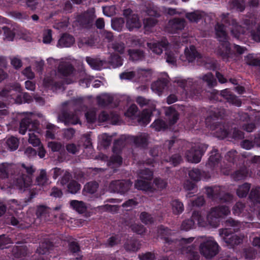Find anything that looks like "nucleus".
Listing matches in <instances>:
<instances>
[{
    "label": "nucleus",
    "instance_id": "20e7f679",
    "mask_svg": "<svg viewBox=\"0 0 260 260\" xmlns=\"http://www.w3.org/2000/svg\"><path fill=\"white\" fill-rule=\"evenodd\" d=\"M200 240L201 242L200 251L202 255L207 258H211L217 254L218 246L212 238L202 237Z\"/></svg>",
    "mask_w": 260,
    "mask_h": 260
},
{
    "label": "nucleus",
    "instance_id": "aec40b11",
    "mask_svg": "<svg viewBox=\"0 0 260 260\" xmlns=\"http://www.w3.org/2000/svg\"><path fill=\"white\" fill-rule=\"evenodd\" d=\"M86 60L88 64L94 70H100L105 68V61L99 60L98 59H93L90 57H86Z\"/></svg>",
    "mask_w": 260,
    "mask_h": 260
},
{
    "label": "nucleus",
    "instance_id": "412c9836",
    "mask_svg": "<svg viewBox=\"0 0 260 260\" xmlns=\"http://www.w3.org/2000/svg\"><path fill=\"white\" fill-rule=\"evenodd\" d=\"M71 207L79 213L85 212L87 209V206L82 201L72 200L70 202Z\"/></svg>",
    "mask_w": 260,
    "mask_h": 260
},
{
    "label": "nucleus",
    "instance_id": "0e129e2a",
    "mask_svg": "<svg viewBox=\"0 0 260 260\" xmlns=\"http://www.w3.org/2000/svg\"><path fill=\"white\" fill-rule=\"evenodd\" d=\"M52 82V81L50 79L46 78L43 81V85L46 88H51L53 90H57L56 86H53Z\"/></svg>",
    "mask_w": 260,
    "mask_h": 260
},
{
    "label": "nucleus",
    "instance_id": "72a5a7b5",
    "mask_svg": "<svg viewBox=\"0 0 260 260\" xmlns=\"http://www.w3.org/2000/svg\"><path fill=\"white\" fill-rule=\"evenodd\" d=\"M9 167V165L6 164H0V186L3 182L2 181L7 177Z\"/></svg>",
    "mask_w": 260,
    "mask_h": 260
},
{
    "label": "nucleus",
    "instance_id": "f03ea898",
    "mask_svg": "<svg viewBox=\"0 0 260 260\" xmlns=\"http://www.w3.org/2000/svg\"><path fill=\"white\" fill-rule=\"evenodd\" d=\"M31 113H24L21 114L22 119L20 124L19 133L24 135L28 129L29 131L28 142L34 146H39L40 143V139L37 137L35 133H39L40 131L36 123H31L30 117Z\"/></svg>",
    "mask_w": 260,
    "mask_h": 260
},
{
    "label": "nucleus",
    "instance_id": "ddd939ff",
    "mask_svg": "<svg viewBox=\"0 0 260 260\" xmlns=\"http://www.w3.org/2000/svg\"><path fill=\"white\" fill-rule=\"evenodd\" d=\"M126 26L129 30L140 27L141 23L139 19L138 15L132 14L128 16L126 19Z\"/></svg>",
    "mask_w": 260,
    "mask_h": 260
},
{
    "label": "nucleus",
    "instance_id": "a19ab883",
    "mask_svg": "<svg viewBox=\"0 0 260 260\" xmlns=\"http://www.w3.org/2000/svg\"><path fill=\"white\" fill-rule=\"evenodd\" d=\"M64 122L68 124H76L79 122L78 116L76 115H69L65 117Z\"/></svg>",
    "mask_w": 260,
    "mask_h": 260
},
{
    "label": "nucleus",
    "instance_id": "c756f323",
    "mask_svg": "<svg viewBox=\"0 0 260 260\" xmlns=\"http://www.w3.org/2000/svg\"><path fill=\"white\" fill-rule=\"evenodd\" d=\"M95 17L94 11L91 10L89 12L84 13L81 17L80 21L85 23H89Z\"/></svg>",
    "mask_w": 260,
    "mask_h": 260
},
{
    "label": "nucleus",
    "instance_id": "4be33fe9",
    "mask_svg": "<svg viewBox=\"0 0 260 260\" xmlns=\"http://www.w3.org/2000/svg\"><path fill=\"white\" fill-rule=\"evenodd\" d=\"M167 85L166 80H158L151 85V89L153 92L160 95Z\"/></svg>",
    "mask_w": 260,
    "mask_h": 260
},
{
    "label": "nucleus",
    "instance_id": "58836bf2",
    "mask_svg": "<svg viewBox=\"0 0 260 260\" xmlns=\"http://www.w3.org/2000/svg\"><path fill=\"white\" fill-rule=\"evenodd\" d=\"M52 31L50 29H45L43 33V42L49 44L52 41Z\"/></svg>",
    "mask_w": 260,
    "mask_h": 260
},
{
    "label": "nucleus",
    "instance_id": "c85d7f7f",
    "mask_svg": "<svg viewBox=\"0 0 260 260\" xmlns=\"http://www.w3.org/2000/svg\"><path fill=\"white\" fill-rule=\"evenodd\" d=\"M172 28L176 29H182L185 26V21L182 19H174L169 22Z\"/></svg>",
    "mask_w": 260,
    "mask_h": 260
},
{
    "label": "nucleus",
    "instance_id": "f8f14e48",
    "mask_svg": "<svg viewBox=\"0 0 260 260\" xmlns=\"http://www.w3.org/2000/svg\"><path fill=\"white\" fill-rule=\"evenodd\" d=\"M157 14L155 11H149L148 12V16L144 18V26L146 30H148L149 29L155 25L157 21L155 17H157Z\"/></svg>",
    "mask_w": 260,
    "mask_h": 260
},
{
    "label": "nucleus",
    "instance_id": "4468645a",
    "mask_svg": "<svg viewBox=\"0 0 260 260\" xmlns=\"http://www.w3.org/2000/svg\"><path fill=\"white\" fill-rule=\"evenodd\" d=\"M74 42L75 40L72 36L64 34L58 40L57 46L61 48L69 47L74 44Z\"/></svg>",
    "mask_w": 260,
    "mask_h": 260
},
{
    "label": "nucleus",
    "instance_id": "680f3d73",
    "mask_svg": "<svg viewBox=\"0 0 260 260\" xmlns=\"http://www.w3.org/2000/svg\"><path fill=\"white\" fill-rule=\"evenodd\" d=\"M48 147L51 149L52 151H58L61 148V145L59 143L54 142H51L48 143Z\"/></svg>",
    "mask_w": 260,
    "mask_h": 260
},
{
    "label": "nucleus",
    "instance_id": "f704fd0d",
    "mask_svg": "<svg viewBox=\"0 0 260 260\" xmlns=\"http://www.w3.org/2000/svg\"><path fill=\"white\" fill-rule=\"evenodd\" d=\"M128 54L130 58L133 60H138L141 59L143 56V53L139 50H128Z\"/></svg>",
    "mask_w": 260,
    "mask_h": 260
},
{
    "label": "nucleus",
    "instance_id": "ea45409f",
    "mask_svg": "<svg viewBox=\"0 0 260 260\" xmlns=\"http://www.w3.org/2000/svg\"><path fill=\"white\" fill-rule=\"evenodd\" d=\"M120 78L125 80H131L133 78L137 79V71L123 73L120 75Z\"/></svg>",
    "mask_w": 260,
    "mask_h": 260
},
{
    "label": "nucleus",
    "instance_id": "393cba45",
    "mask_svg": "<svg viewBox=\"0 0 260 260\" xmlns=\"http://www.w3.org/2000/svg\"><path fill=\"white\" fill-rule=\"evenodd\" d=\"M98 188V184L96 182H92L87 183L83 189V192L86 194H93L96 190Z\"/></svg>",
    "mask_w": 260,
    "mask_h": 260
},
{
    "label": "nucleus",
    "instance_id": "774afa93",
    "mask_svg": "<svg viewBox=\"0 0 260 260\" xmlns=\"http://www.w3.org/2000/svg\"><path fill=\"white\" fill-rule=\"evenodd\" d=\"M140 260H153L155 258L154 255L151 253L148 252L145 254L139 255Z\"/></svg>",
    "mask_w": 260,
    "mask_h": 260
},
{
    "label": "nucleus",
    "instance_id": "0eeeda50",
    "mask_svg": "<svg viewBox=\"0 0 260 260\" xmlns=\"http://www.w3.org/2000/svg\"><path fill=\"white\" fill-rule=\"evenodd\" d=\"M152 172L148 169L142 170L139 174V179L136 182L135 186L138 189L144 191H152V187L148 182L152 179Z\"/></svg>",
    "mask_w": 260,
    "mask_h": 260
},
{
    "label": "nucleus",
    "instance_id": "052dcab7",
    "mask_svg": "<svg viewBox=\"0 0 260 260\" xmlns=\"http://www.w3.org/2000/svg\"><path fill=\"white\" fill-rule=\"evenodd\" d=\"M154 183L158 189H162L167 186V182L158 178L155 179Z\"/></svg>",
    "mask_w": 260,
    "mask_h": 260
},
{
    "label": "nucleus",
    "instance_id": "2f4dec72",
    "mask_svg": "<svg viewBox=\"0 0 260 260\" xmlns=\"http://www.w3.org/2000/svg\"><path fill=\"white\" fill-rule=\"evenodd\" d=\"M250 189L249 184L245 183L240 186L237 189V194L239 197L243 198L246 196Z\"/></svg>",
    "mask_w": 260,
    "mask_h": 260
},
{
    "label": "nucleus",
    "instance_id": "5fc2aeb1",
    "mask_svg": "<svg viewBox=\"0 0 260 260\" xmlns=\"http://www.w3.org/2000/svg\"><path fill=\"white\" fill-rule=\"evenodd\" d=\"M112 47L115 51L120 53H123L124 51V45L121 42H117L113 44Z\"/></svg>",
    "mask_w": 260,
    "mask_h": 260
},
{
    "label": "nucleus",
    "instance_id": "2eb2a0df",
    "mask_svg": "<svg viewBox=\"0 0 260 260\" xmlns=\"http://www.w3.org/2000/svg\"><path fill=\"white\" fill-rule=\"evenodd\" d=\"M166 115L169 120L170 125L175 123L179 118V114L172 107H169L166 110Z\"/></svg>",
    "mask_w": 260,
    "mask_h": 260
},
{
    "label": "nucleus",
    "instance_id": "69168bd1",
    "mask_svg": "<svg viewBox=\"0 0 260 260\" xmlns=\"http://www.w3.org/2000/svg\"><path fill=\"white\" fill-rule=\"evenodd\" d=\"M62 175L63 176L59 181L60 184L62 186H63L64 185L66 184L67 182H68L70 178L71 175L70 173L67 171H65Z\"/></svg>",
    "mask_w": 260,
    "mask_h": 260
},
{
    "label": "nucleus",
    "instance_id": "a211bd4d",
    "mask_svg": "<svg viewBox=\"0 0 260 260\" xmlns=\"http://www.w3.org/2000/svg\"><path fill=\"white\" fill-rule=\"evenodd\" d=\"M58 71L64 76H69L70 77L72 78L71 80L66 81L67 84H70L75 80V78L73 79L75 73H73V68L71 65H67L64 67V68H63L62 66H60L59 67Z\"/></svg>",
    "mask_w": 260,
    "mask_h": 260
},
{
    "label": "nucleus",
    "instance_id": "423d86ee",
    "mask_svg": "<svg viewBox=\"0 0 260 260\" xmlns=\"http://www.w3.org/2000/svg\"><path fill=\"white\" fill-rule=\"evenodd\" d=\"M136 101L141 106L148 105L151 108V110H148V109L144 110L141 115L137 118L140 124H147L150 121L152 110L155 109V103L154 101L147 100L141 96L137 98Z\"/></svg>",
    "mask_w": 260,
    "mask_h": 260
},
{
    "label": "nucleus",
    "instance_id": "13d9d810",
    "mask_svg": "<svg viewBox=\"0 0 260 260\" xmlns=\"http://www.w3.org/2000/svg\"><path fill=\"white\" fill-rule=\"evenodd\" d=\"M48 130L46 132V137L48 138L54 139V131L55 129V126L51 124H48L47 125Z\"/></svg>",
    "mask_w": 260,
    "mask_h": 260
},
{
    "label": "nucleus",
    "instance_id": "39448f33",
    "mask_svg": "<svg viewBox=\"0 0 260 260\" xmlns=\"http://www.w3.org/2000/svg\"><path fill=\"white\" fill-rule=\"evenodd\" d=\"M21 87L19 83H15L13 85H7L0 92V96L2 98H8L10 103L20 104L22 102L21 100L22 93Z\"/></svg>",
    "mask_w": 260,
    "mask_h": 260
},
{
    "label": "nucleus",
    "instance_id": "603ef678",
    "mask_svg": "<svg viewBox=\"0 0 260 260\" xmlns=\"http://www.w3.org/2000/svg\"><path fill=\"white\" fill-rule=\"evenodd\" d=\"M11 241L10 239L5 236H0V248L4 249L7 248V245L11 243Z\"/></svg>",
    "mask_w": 260,
    "mask_h": 260
},
{
    "label": "nucleus",
    "instance_id": "1a4fd4ad",
    "mask_svg": "<svg viewBox=\"0 0 260 260\" xmlns=\"http://www.w3.org/2000/svg\"><path fill=\"white\" fill-rule=\"evenodd\" d=\"M207 146L203 144H197L186 153L187 160L191 162L198 163L200 161L203 152Z\"/></svg>",
    "mask_w": 260,
    "mask_h": 260
},
{
    "label": "nucleus",
    "instance_id": "5701e85b",
    "mask_svg": "<svg viewBox=\"0 0 260 260\" xmlns=\"http://www.w3.org/2000/svg\"><path fill=\"white\" fill-rule=\"evenodd\" d=\"M186 60L188 62H191L199 56L198 53L196 51L194 46H191L189 48H186L184 51Z\"/></svg>",
    "mask_w": 260,
    "mask_h": 260
},
{
    "label": "nucleus",
    "instance_id": "b1692460",
    "mask_svg": "<svg viewBox=\"0 0 260 260\" xmlns=\"http://www.w3.org/2000/svg\"><path fill=\"white\" fill-rule=\"evenodd\" d=\"M212 129L215 131L214 134L215 136L220 139L225 138L228 134V132L225 129L224 126L221 124L212 128Z\"/></svg>",
    "mask_w": 260,
    "mask_h": 260
},
{
    "label": "nucleus",
    "instance_id": "7ed1b4c3",
    "mask_svg": "<svg viewBox=\"0 0 260 260\" xmlns=\"http://www.w3.org/2000/svg\"><path fill=\"white\" fill-rule=\"evenodd\" d=\"M21 173H19L13 178L12 186L21 190H24L30 186L32 183V175L35 169L32 166L22 165Z\"/></svg>",
    "mask_w": 260,
    "mask_h": 260
},
{
    "label": "nucleus",
    "instance_id": "338daca9",
    "mask_svg": "<svg viewBox=\"0 0 260 260\" xmlns=\"http://www.w3.org/2000/svg\"><path fill=\"white\" fill-rule=\"evenodd\" d=\"M23 74L27 78L32 79L35 77L34 73L32 72L30 67L26 68L22 72Z\"/></svg>",
    "mask_w": 260,
    "mask_h": 260
},
{
    "label": "nucleus",
    "instance_id": "864d4df0",
    "mask_svg": "<svg viewBox=\"0 0 260 260\" xmlns=\"http://www.w3.org/2000/svg\"><path fill=\"white\" fill-rule=\"evenodd\" d=\"M111 66L114 68H117L122 64L121 58L119 56H115L112 58L110 61Z\"/></svg>",
    "mask_w": 260,
    "mask_h": 260
},
{
    "label": "nucleus",
    "instance_id": "4d7b16f0",
    "mask_svg": "<svg viewBox=\"0 0 260 260\" xmlns=\"http://www.w3.org/2000/svg\"><path fill=\"white\" fill-rule=\"evenodd\" d=\"M5 40L11 41H12L14 37V34L9 28L7 27H4Z\"/></svg>",
    "mask_w": 260,
    "mask_h": 260
},
{
    "label": "nucleus",
    "instance_id": "a18cd8bd",
    "mask_svg": "<svg viewBox=\"0 0 260 260\" xmlns=\"http://www.w3.org/2000/svg\"><path fill=\"white\" fill-rule=\"evenodd\" d=\"M188 175L190 178L194 181H197L200 179L201 173L199 169H194L190 170Z\"/></svg>",
    "mask_w": 260,
    "mask_h": 260
},
{
    "label": "nucleus",
    "instance_id": "f3484780",
    "mask_svg": "<svg viewBox=\"0 0 260 260\" xmlns=\"http://www.w3.org/2000/svg\"><path fill=\"white\" fill-rule=\"evenodd\" d=\"M152 71L150 69H140L137 70V79L144 81L151 79Z\"/></svg>",
    "mask_w": 260,
    "mask_h": 260
},
{
    "label": "nucleus",
    "instance_id": "09e8293b",
    "mask_svg": "<svg viewBox=\"0 0 260 260\" xmlns=\"http://www.w3.org/2000/svg\"><path fill=\"white\" fill-rule=\"evenodd\" d=\"M203 80L207 82L209 86H214L215 83V80L214 79L213 76L211 73H208L203 77Z\"/></svg>",
    "mask_w": 260,
    "mask_h": 260
},
{
    "label": "nucleus",
    "instance_id": "f257e3e1",
    "mask_svg": "<svg viewBox=\"0 0 260 260\" xmlns=\"http://www.w3.org/2000/svg\"><path fill=\"white\" fill-rule=\"evenodd\" d=\"M230 210L226 206H221L218 208L212 209L207 214L206 220L203 217L201 212H195L193 213L191 219L184 220L181 224V230L188 231L192 229L196 221L201 226H205L209 224L213 227L218 226L219 218L223 216L229 214Z\"/></svg>",
    "mask_w": 260,
    "mask_h": 260
},
{
    "label": "nucleus",
    "instance_id": "de8ad7c7",
    "mask_svg": "<svg viewBox=\"0 0 260 260\" xmlns=\"http://www.w3.org/2000/svg\"><path fill=\"white\" fill-rule=\"evenodd\" d=\"M79 145H76L74 143H70L66 145V149L69 153L76 154L79 150Z\"/></svg>",
    "mask_w": 260,
    "mask_h": 260
},
{
    "label": "nucleus",
    "instance_id": "37998d69",
    "mask_svg": "<svg viewBox=\"0 0 260 260\" xmlns=\"http://www.w3.org/2000/svg\"><path fill=\"white\" fill-rule=\"evenodd\" d=\"M246 25L247 26V30L250 31L253 39L256 41H260V25L257 27L256 31H253L251 30L253 25L252 24L249 26L247 25V24H246Z\"/></svg>",
    "mask_w": 260,
    "mask_h": 260
},
{
    "label": "nucleus",
    "instance_id": "a878e982",
    "mask_svg": "<svg viewBox=\"0 0 260 260\" xmlns=\"http://www.w3.org/2000/svg\"><path fill=\"white\" fill-rule=\"evenodd\" d=\"M36 181L39 185L44 186L50 184L46 173L44 170H41L39 176L37 178Z\"/></svg>",
    "mask_w": 260,
    "mask_h": 260
},
{
    "label": "nucleus",
    "instance_id": "bb28decb",
    "mask_svg": "<svg viewBox=\"0 0 260 260\" xmlns=\"http://www.w3.org/2000/svg\"><path fill=\"white\" fill-rule=\"evenodd\" d=\"M50 213V209L44 206H40L38 207L37 215L38 217L43 218L45 220H49L48 216Z\"/></svg>",
    "mask_w": 260,
    "mask_h": 260
},
{
    "label": "nucleus",
    "instance_id": "473e14b6",
    "mask_svg": "<svg viewBox=\"0 0 260 260\" xmlns=\"http://www.w3.org/2000/svg\"><path fill=\"white\" fill-rule=\"evenodd\" d=\"M202 14L199 11L188 13L186 14V18L191 22H197L202 18Z\"/></svg>",
    "mask_w": 260,
    "mask_h": 260
},
{
    "label": "nucleus",
    "instance_id": "4c0bfd02",
    "mask_svg": "<svg viewBox=\"0 0 260 260\" xmlns=\"http://www.w3.org/2000/svg\"><path fill=\"white\" fill-rule=\"evenodd\" d=\"M69 191L72 193H75L81 188L79 184L75 181H71L68 186Z\"/></svg>",
    "mask_w": 260,
    "mask_h": 260
},
{
    "label": "nucleus",
    "instance_id": "8fccbe9b",
    "mask_svg": "<svg viewBox=\"0 0 260 260\" xmlns=\"http://www.w3.org/2000/svg\"><path fill=\"white\" fill-rule=\"evenodd\" d=\"M250 198L257 202H260V187L252 189L250 194Z\"/></svg>",
    "mask_w": 260,
    "mask_h": 260
},
{
    "label": "nucleus",
    "instance_id": "c03bdc74",
    "mask_svg": "<svg viewBox=\"0 0 260 260\" xmlns=\"http://www.w3.org/2000/svg\"><path fill=\"white\" fill-rule=\"evenodd\" d=\"M166 61L171 64H174L176 62V56L175 54L171 50H167L166 52Z\"/></svg>",
    "mask_w": 260,
    "mask_h": 260
},
{
    "label": "nucleus",
    "instance_id": "c9c22d12",
    "mask_svg": "<svg viewBox=\"0 0 260 260\" xmlns=\"http://www.w3.org/2000/svg\"><path fill=\"white\" fill-rule=\"evenodd\" d=\"M138 111V108L136 105H132L127 110L125 113V115L132 119H135L137 118L136 113Z\"/></svg>",
    "mask_w": 260,
    "mask_h": 260
},
{
    "label": "nucleus",
    "instance_id": "79ce46f5",
    "mask_svg": "<svg viewBox=\"0 0 260 260\" xmlns=\"http://www.w3.org/2000/svg\"><path fill=\"white\" fill-rule=\"evenodd\" d=\"M6 65V61L4 57L0 56V81L4 80L7 77V75L2 69V68L5 67Z\"/></svg>",
    "mask_w": 260,
    "mask_h": 260
},
{
    "label": "nucleus",
    "instance_id": "dca6fc26",
    "mask_svg": "<svg viewBox=\"0 0 260 260\" xmlns=\"http://www.w3.org/2000/svg\"><path fill=\"white\" fill-rule=\"evenodd\" d=\"M230 26V29H231L232 35L233 37L236 38H240L241 35L244 34L246 32V31L242 28L241 26L238 25L237 23L234 20H232L231 24Z\"/></svg>",
    "mask_w": 260,
    "mask_h": 260
},
{
    "label": "nucleus",
    "instance_id": "e2e57ef3",
    "mask_svg": "<svg viewBox=\"0 0 260 260\" xmlns=\"http://www.w3.org/2000/svg\"><path fill=\"white\" fill-rule=\"evenodd\" d=\"M88 122H93L96 119L95 113L94 110L90 111L85 114Z\"/></svg>",
    "mask_w": 260,
    "mask_h": 260
},
{
    "label": "nucleus",
    "instance_id": "6e6552de",
    "mask_svg": "<svg viewBox=\"0 0 260 260\" xmlns=\"http://www.w3.org/2000/svg\"><path fill=\"white\" fill-rule=\"evenodd\" d=\"M215 31L218 39L222 42L220 53L223 56H227L230 52V47L229 43L227 41L226 34L223 24H217L215 26Z\"/></svg>",
    "mask_w": 260,
    "mask_h": 260
},
{
    "label": "nucleus",
    "instance_id": "7c9ffc66",
    "mask_svg": "<svg viewBox=\"0 0 260 260\" xmlns=\"http://www.w3.org/2000/svg\"><path fill=\"white\" fill-rule=\"evenodd\" d=\"M6 143L10 150L14 151L17 149L19 145V141L16 138L11 137L7 139Z\"/></svg>",
    "mask_w": 260,
    "mask_h": 260
},
{
    "label": "nucleus",
    "instance_id": "49530a36",
    "mask_svg": "<svg viewBox=\"0 0 260 260\" xmlns=\"http://www.w3.org/2000/svg\"><path fill=\"white\" fill-rule=\"evenodd\" d=\"M152 125L156 130L158 131L161 129H164L166 127V124L165 122L160 119L155 120Z\"/></svg>",
    "mask_w": 260,
    "mask_h": 260
},
{
    "label": "nucleus",
    "instance_id": "6ab92c4d",
    "mask_svg": "<svg viewBox=\"0 0 260 260\" xmlns=\"http://www.w3.org/2000/svg\"><path fill=\"white\" fill-rule=\"evenodd\" d=\"M227 230H225L221 233L222 236L224 235L226 237H224V239L226 242L229 243L232 245H237L240 243L242 241V238L239 237L237 235H227Z\"/></svg>",
    "mask_w": 260,
    "mask_h": 260
},
{
    "label": "nucleus",
    "instance_id": "bf43d9fd",
    "mask_svg": "<svg viewBox=\"0 0 260 260\" xmlns=\"http://www.w3.org/2000/svg\"><path fill=\"white\" fill-rule=\"evenodd\" d=\"M244 205L240 202L237 203L233 208V213L236 215H239L244 208Z\"/></svg>",
    "mask_w": 260,
    "mask_h": 260
},
{
    "label": "nucleus",
    "instance_id": "3c124183",
    "mask_svg": "<svg viewBox=\"0 0 260 260\" xmlns=\"http://www.w3.org/2000/svg\"><path fill=\"white\" fill-rule=\"evenodd\" d=\"M11 64L16 69L20 68L22 66L21 59L16 56L11 58Z\"/></svg>",
    "mask_w": 260,
    "mask_h": 260
},
{
    "label": "nucleus",
    "instance_id": "6e6d98bb",
    "mask_svg": "<svg viewBox=\"0 0 260 260\" xmlns=\"http://www.w3.org/2000/svg\"><path fill=\"white\" fill-rule=\"evenodd\" d=\"M140 219L143 222L146 224L151 223L153 221V218L151 216L145 212L141 214Z\"/></svg>",
    "mask_w": 260,
    "mask_h": 260
},
{
    "label": "nucleus",
    "instance_id": "9b49d317",
    "mask_svg": "<svg viewBox=\"0 0 260 260\" xmlns=\"http://www.w3.org/2000/svg\"><path fill=\"white\" fill-rule=\"evenodd\" d=\"M147 46L153 53L159 55L162 52L163 49L167 48L168 42L166 40H163L161 42H150L147 43Z\"/></svg>",
    "mask_w": 260,
    "mask_h": 260
},
{
    "label": "nucleus",
    "instance_id": "e433bc0d",
    "mask_svg": "<svg viewBox=\"0 0 260 260\" xmlns=\"http://www.w3.org/2000/svg\"><path fill=\"white\" fill-rule=\"evenodd\" d=\"M124 23L123 18H117L112 21V26L114 29L120 31L123 26Z\"/></svg>",
    "mask_w": 260,
    "mask_h": 260
},
{
    "label": "nucleus",
    "instance_id": "9d476101",
    "mask_svg": "<svg viewBox=\"0 0 260 260\" xmlns=\"http://www.w3.org/2000/svg\"><path fill=\"white\" fill-rule=\"evenodd\" d=\"M132 183L128 180L112 181L109 186L110 192H117L124 193L126 192L132 186Z\"/></svg>",
    "mask_w": 260,
    "mask_h": 260
},
{
    "label": "nucleus",
    "instance_id": "cd10ccee",
    "mask_svg": "<svg viewBox=\"0 0 260 260\" xmlns=\"http://www.w3.org/2000/svg\"><path fill=\"white\" fill-rule=\"evenodd\" d=\"M172 209L175 214H180L184 210L183 205L177 200H174L172 202Z\"/></svg>",
    "mask_w": 260,
    "mask_h": 260
}]
</instances>
